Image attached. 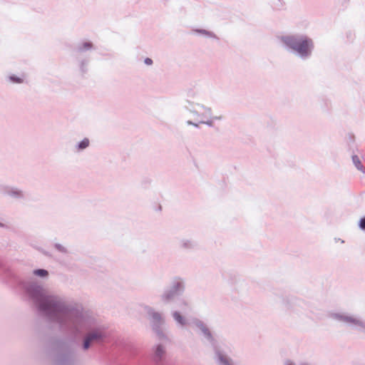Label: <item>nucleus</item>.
Instances as JSON below:
<instances>
[{
    "label": "nucleus",
    "instance_id": "nucleus-1",
    "mask_svg": "<svg viewBox=\"0 0 365 365\" xmlns=\"http://www.w3.org/2000/svg\"><path fill=\"white\" fill-rule=\"evenodd\" d=\"M26 292L33 302L39 316L65 333L81 334L85 331L81 344L83 351L93 346H103L108 342V334L103 327H91L83 309L77 304L68 302L63 296L48 293L43 286L32 282Z\"/></svg>",
    "mask_w": 365,
    "mask_h": 365
},
{
    "label": "nucleus",
    "instance_id": "nucleus-2",
    "mask_svg": "<svg viewBox=\"0 0 365 365\" xmlns=\"http://www.w3.org/2000/svg\"><path fill=\"white\" fill-rule=\"evenodd\" d=\"M280 40L287 49L304 60L312 56L314 48L313 40L304 34L285 35Z\"/></svg>",
    "mask_w": 365,
    "mask_h": 365
},
{
    "label": "nucleus",
    "instance_id": "nucleus-3",
    "mask_svg": "<svg viewBox=\"0 0 365 365\" xmlns=\"http://www.w3.org/2000/svg\"><path fill=\"white\" fill-rule=\"evenodd\" d=\"M51 358L53 365H74L75 352L68 341L56 339L51 343Z\"/></svg>",
    "mask_w": 365,
    "mask_h": 365
},
{
    "label": "nucleus",
    "instance_id": "nucleus-4",
    "mask_svg": "<svg viewBox=\"0 0 365 365\" xmlns=\"http://www.w3.org/2000/svg\"><path fill=\"white\" fill-rule=\"evenodd\" d=\"M185 289V280L180 277H175L173 279L170 286L164 289L160 298L164 304H168L174 301L175 297L181 296Z\"/></svg>",
    "mask_w": 365,
    "mask_h": 365
},
{
    "label": "nucleus",
    "instance_id": "nucleus-5",
    "mask_svg": "<svg viewBox=\"0 0 365 365\" xmlns=\"http://www.w3.org/2000/svg\"><path fill=\"white\" fill-rule=\"evenodd\" d=\"M144 309L149 317L152 329L158 339H167V336L162 329V326L165 322L162 314L160 312L155 311V309L150 306H145Z\"/></svg>",
    "mask_w": 365,
    "mask_h": 365
},
{
    "label": "nucleus",
    "instance_id": "nucleus-6",
    "mask_svg": "<svg viewBox=\"0 0 365 365\" xmlns=\"http://www.w3.org/2000/svg\"><path fill=\"white\" fill-rule=\"evenodd\" d=\"M192 324L198 329L199 334L203 336L204 340L210 344L212 349H216V346L220 345L212 331L202 320L194 318L192 320Z\"/></svg>",
    "mask_w": 365,
    "mask_h": 365
},
{
    "label": "nucleus",
    "instance_id": "nucleus-7",
    "mask_svg": "<svg viewBox=\"0 0 365 365\" xmlns=\"http://www.w3.org/2000/svg\"><path fill=\"white\" fill-rule=\"evenodd\" d=\"M331 317L335 320L347 323L349 325L356 326L359 331L365 333V322L359 318L341 313H332L331 314Z\"/></svg>",
    "mask_w": 365,
    "mask_h": 365
},
{
    "label": "nucleus",
    "instance_id": "nucleus-8",
    "mask_svg": "<svg viewBox=\"0 0 365 365\" xmlns=\"http://www.w3.org/2000/svg\"><path fill=\"white\" fill-rule=\"evenodd\" d=\"M150 359L155 365H164L166 360V350L163 345H155L150 354Z\"/></svg>",
    "mask_w": 365,
    "mask_h": 365
},
{
    "label": "nucleus",
    "instance_id": "nucleus-9",
    "mask_svg": "<svg viewBox=\"0 0 365 365\" xmlns=\"http://www.w3.org/2000/svg\"><path fill=\"white\" fill-rule=\"evenodd\" d=\"M200 103H195L190 99H185L181 102L182 115L185 116L187 113H190L195 118H200V114L197 110V108H200Z\"/></svg>",
    "mask_w": 365,
    "mask_h": 365
},
{
    "label": "nucleus",
    "instance_id": "nucleus-10",
    "mask_svg": "<svg viewBox=\"0 0 365 365\" xmlns=\"http://www.w3.org/2000/svg\"><path fill=\"white\" fill-rule=\"evenodd\" d=\"M212 349L215 352V359L217 365H235L232 359L222 350L220 345Z\"/></svg>",
    "mask_w": 365,
    "mask_h": 365
},
{
    "label": "nucleus",
    "instance_id": "nucleus-11",
    "mask_svg": "<svg viewBox=\"0 0 365 365\" xmlns=\"http://www.w3.org/2000/svg\"><path fill=\"white\" fill-rule=\"evenodd\" d=\"M5 194H6L12 197H14V198H18V199L24 198V192L21 190H20L17 188H14V187L6 188V190H5Z\"/></svg>",
    "mask_w": 365,
    "mask_h": 365
},
{
    "label": "nucleus",
    "instance_id": "nucleus-12",
    "mask_svg": "<svg viewBox=\"0 0 365 365\" xmlns=\"http://www.w3.org/2000/svg\"><path fill=\"white\" fill-rule=\"evenodd\" d=\"M172 316L174 320L180 326L184 327L187 324V319L179 312H173Z\"/></svg>",
    "mask_w": 365,
    "mask_h": 365
},
{
    "label": "nucleus",
    "instance_id": "nucleus-13",
    "mask_svg": "<svg viewBox=\"0 0 365 365\" xmlns=\"http://www.w3.org/2000/svg\"><path fill=\"white\" fill-rule=\"evenodd\" d=\"M351 158H352V162H353L354 165H355L356 168L358 170L361 171L362 173H365L364 168L361 162L359 157L356 155H353Z\"/></svg>",
    "mask_w": 365,
    "mask_h": 365
},
{
    "label": "nucleus",
    "instance_id": "nucleus-14",
    "mask_svg": "<svg viewBox=\"0 0 365 365\" xmlns=\"http://www.w3.org/2000/svg\"><path fill=\"white\" fill-rule=\"evenodd\" d=\"M89 144H90L89 139L87 138H85L76 145V150L78 151L83 150L87 148L89 146Z\"/></svg>",
    "mask_w": 365,
    "mask_h": 365
},
{
    "label": "nucleus",
    "instance_id": "nucleus-15",
    "mask_svg": "<svg viewBox=\"0 0 365 365\" xmlns=\"http://www.w3.org/2000/svg\"><path fill=\"white\" fill-rule=\"evenodd\" d=\"M200 108L205 110L204 113L200 114V118H212V109L210 107H207L202 104H201Z\"/></svg>",
    "mask_w": 365,
    "mask_h": 365
},
{
    "label": "nucleus",
    "instance_id": "nucleus-16",
    "mask_svg": "<svg viewBox=\"0 0 365 365\" xmlns=\"http://www.w3.org/2000/svg\"><path fill=\"white\" fill-rule=\"evenodd\" d=\"M195 31L197 34L205 35L210 38L219 39L218 37L213 32L205 30V29H200L195 30Z\"/></svg>",
    "mask_w": 365,
    "mask_h": 365
},
{
    "label": "nucleus",
    "instance_id": "nucleus-17",
    "mask_svg": "<svg viewBox=\"0 0 365 365\" xmlns=\"http://www.w3.org/2000/svg\"><path fill=\"white\" fill-rule=\"evenodd\" d=\"M33 274L35 276H37V277H39L41 278H45L48 276V272L45 269H36L33 271Z\"/></svg>",
    "mask_w": 365,
    "mask_h": 365
},
{
    "label": "nucleus",
    "instance_id": "nucleus-18",
    "mask_svg": "<svg viewBox=\"0 0 365 365\" xmlns=\"http://www.w3.org/2000/svg\"><path fill=\"white\" fill-rule=\"evenodd\" d=\"M93 43L90 41L84 42L81 45L78 46L77 51L78 52H83L87 50L92 48Z\"/></svg>",
    "mask_w": 365,
    "mask_h": 365
},
{
    "label": "nucleus",
    "instance_id": "nucleus-19",
    "mask_svg": "<svg viewBox=\"0 0 365 365\" xmlns=\"http://www.w3.org/2000/svg\"><path fill=\"white\" fill-rule=\"evenodd\" d=\"M89 63L88 59H83L80 62V71L82 73V75H84L88 71V65Z\"/></svg>",
    "mask_w": 365,
    "mask_h": 365
},
{
    "label": "nucleus",
    "instance_id": "nucleus-20",
    "mask_svg": "<svg viewBox=\"0 0 365 365\" xmlns=\"http://www.w3.org/2000/svg\"><path fill=\"white\" fill-rule=\"evenodd\" d=\"M195 244L188 240H182L181 241V247L184 249H192L195 247Z\"/></svg>",
    "mask_w": 365,
    "mask_h": 365
},
{
    "label": "nucleus",
    "instance_id": "nucleus-21",
    "mask_svg": "<svg viewBox=\"0 0 365 365\" xmlns=\"http://www.w3.org/2000/svg\"><path fill=\"white\" fill-rule=\"evenodd\" d=\"M54 247L60 252H62V253H67L68 252L67 249L66 247H64L63 246H62L59 243H56L54 245Z\"/></svg>",
    "mask_w": 365,
    "mask_h": 365
},
{
    "label": "nucleus",
    "instance_id": "nucleus-22",
    "mask_svg": "<svg viewBox=\"0 0 365 365\" xmlns=\"http://www.w3.org/2000/svg\"><path fill=\"white\" fill-rule=\"evenodd\" d=\"M9 79L11 82L15 83H20L23 81V80L20 77H18L15 75L10 76Z\"/></svg>",
    "mask_w": 365,
    "mask_h": 365
},
{
    "label": "nucleus",
    "instance_id": "nucleus-23",
    "mask_svg": "<svg viewBox=\"0 0 365 365\" xmlns=\"http://www.w3.org/2000/svg\"><path fill=\"white\" fill-rule=\"evenodd\" d=\"M358 225L360 230L365 231V217L360 218Z\"/></svg>",
    "mask_w": 365,
    "mask_h": 365
},
{
    "label": "nucleus",
    "instance_id": "nucleus-24",
    "mask_svg": "<svg viewBox=\"0 0 365 365\" xmlns=\"http://www.w3.org/2000/svg\"><path fill=\"white\" fill-rule=\"evenodd\" d=\"M200 123L206 124L209 127H212L214 125L212 120H200Z\"/></svg>",
    "mask_w": 365,
    "mask_h": 365
},
{
    "label": "nucleus",
    "instance_id": "nucleus-25",
    "mask_svg": "<svg viewBox=\"0 0 365 365\" xmlns=\"http://www.w3.org/2000/svg\"><path fill=\"white\" fill-rule=\"evenodd\" d=\"M186 123L189 125H192V126H194L195 128H200V121L198 123H195V122H193V121H192L190 120H187Z\"/></svg>",
    "mask_w": 365,
    "mask_h": 365
},
{
    "label": "nucleus",
    "instance_id": "nucleus-26",
    "mask_svg": "<svg viewBox=\"0 0 365 365\" xmlns=\"http://www.w3.org/2000/svg\"><path fill=\"white\" fill-rule=\"evenodd\" d=\"M0 270H2L4 272L9 274V269L4 267L2 262H1V261H0Z\"/></svg>",
    "mask_w": 365,
    "mask_h": 365
},
{
    "label": "nucleus",
    "instance_id": "nucleus-27",
    "mask_svg": "<svg viewBox=\"0 0 365 365\" xmlns=\"http://www.w3.org/2000/svg\"><path fill=\"white\" fill-rule=\"evenodd\" d=\"M144 63L148 66H150L153 64V61L150 58H145L144 59Z\"/></svg>",
    "mask_w": 365,
    "mask_h": 365
},
{
    "label": "nucleus",
    "instance_id": "nucleus-28",
    "mask_svg": "<svg viewBox=\"0 0 365 365\" xmlns=\"http://www.w3.org/2000/svg\"><path fill=\"white\" fill-rule=\"evenodd\" d=\"M183 307H187V302H186L185 300L182 299V300L180 301V307L181 309H182V308H183Z\"/></svg>",
    "mask_w": 365,
    "mask_h": 365
},
{
    "label": "nucleus",
    "instance_id": "nucleus-29",
    "mask_svg": "<svg viewBox=\"0 0 365 365\" xmlns=\"http://www.w3.org/2000/svg\"><path fill=\"white\" fill-rule=\"evenodd\" d=\"M284 365H295L293 361H292L291 360L289 359H287L285 361H284Z\"/></svg>",
    "mask_w": 365,
    "mask_h": 365
},
{
    "label": "nucleus",
    "instance_id": "nucleus-30",
    "mask_svg": "<svg viewBox=\"0 0 365 365\" xmlns=\"http://www.w3.org/2000/svg\"><path fill=\"white\" fill-rule=\"evenodd\" d=\"M349 141H350V142H354V135H349Z\"/></svg>",
    "mask_w": 365,
    "mask_h": 365
},
{
    "label": "nucleus",
    "instance_id": "nucleus-31",
    "mask_svg": "<svg viewBox=\"0 0 365 365\" xmlns=\"http://www.w3.org/2000/svg\"><path fill=\"white\" fill-rule=\"evenodd\" d=\"M211 118L215 119V120H221V119H222V117H221V116H219V117H217V116H214V117H212V118Z\"/></svg>",
    "mask_w": 365,
    "mask_h": 365
},
{
    "label": "nucleus",
    "instance_id": "nucleus-32",
    "mask_svg": "<svg viewBox=\"0 0 365 365\" xmlns=\"http://www.w3.org/2000/svg\"><path fill=\"white\" fill-rule=\"evenodd\" d=\"M6 225L2 222H0V227H6Z\"/></svg>",
    "mask_w": 365,
    "mask_h": 365
},
{
    "label": "nucleus",
    "instance_id": "nucleus-33",
    "mask_svg": "<svg viewBox=\"0 0 365 365\" xmlns=\"http://www.w3.org/2000/svg\"><path fill=\"white\" fill-rule=\"evenodd\" d=\"M123 348H124L125 349H126V350H127L128 349H129V346H128V345H127V344H123Z\"/></svg>",
    "mask_w": 365,
    "mask_h": 365
}]
</instances>
